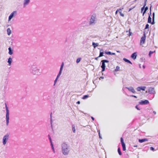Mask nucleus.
<instances>
[{
  "instance_id": "nucleus-1",
  "label": "nucleus",
  "mask_w": 158,
  "mask_h": 158,
  "mask_svg": "<svg viewBox=\"0 0 158 158\" xmlns=\"http://www.w3.org/2000/svg\"><path fill=\"white\" fill-rule=\"evenodd\" d=\"M30 72L31 73L37 76L40 75L42 73V70L36 67L35 65L32 66L30 69Z\"/></svg>"
},
{
  "instance_id": "nucleus-2",
  "label": "nucleus",
  "mask_w": 158,
  "mask_h": 158,
  "mask_svg": "<svg viewBox=\"0 0 158 158\" xmlns=\"http://www.w3.org/2000/svg\"><path fill=\"white\" fill-rule=\"evenodd\" d=\"M61 146L62 153L64 155H68L69 152L68 145L66 143H64L62 144Z\"/></svg>"
},
{
  "instance_id": "nucleus-3",
  "label": "nucleus",
  "mask_w": 158,
  "mask_h": 158,
  "mask_svg": "<svg viewBox=\"0 0 158 158\" xmlns=\"http://www.w3.org/2000/svg\"><path fill=\"white\" fill-rule=\"evenodd\" d=\"M10 133H7L3 137L2 139V143L4 145H5L10 138Z\"/></svg>"
},
{
  "instance_id": "nucleus-4",
  "label": "nucleus",
  "mask_w": 158,
  "mask_h": 158,
  "mask_svg": "<svg viewBox=\"0 0 158 158\" xmlns=\"http://www.w3.org/2000/svg\"><path fill=\"white\" fill-rule=\"evenodd\" d=\"M5 108L6 111V125L7 126L8 125L9 122V111L8 109V108L7 107L6 103H5Z\"/></svg>"
},
{
  "instance_id": "nucleus-5",
  "label": "nucleus",
  "mask_w": 158,
  "mask_h": 158,
  "mask_svg": "<svg viewBox=\"0 0 158 158\" xmlns=\"http://www.w3.org/2000/svg\"><path fill=\"white\" fill-rule=\"evenodd\" d=\"M101 62H102V65L101 66V67L102 69V71L103 72L105 70V69L106 67L105 63H108L109 62V61L108 60H102Z\"/></svg>"
},
{
  "instance_id": "nucleus-6",
  "label": "nucleus",
  "mask_w": 158,
  "mask_h": 158,
  "mask_svg": "<svg viewBox=\"0 0 158 158\" xmlns=\"http://www.w3.org/2000/svg\"><path fill=\"white\" fill-rule=\"evenodd\" d=\"M17 12L16 11H14L11 13L9 16L8 21H10L14 16L17 14Z\"/></svg>"
},
{
  "instance_id": "nucleus-7",
  "label": "nucleus",
  "mask_w": 158,
  "mask_h": 158,
  "mask_svg": "<svg viewBox=\"0 0 158 158\" xmlns=\"http://www.w3.org/2000/svg\"><path fill=\"white\" fill-rule=\"evenodd\" d=\"M146 36L145 33L143 34V36H142L140 40V44L142 45L144 44L145 43V40H146Z\"/></svg>"
},
{
  "instance_id": "nucleus-8",
  "label": "nucleus",
  "mask_w": 158,
  "mask_h": 158,
  "mask_svg": "<svg viewBox=\"0 0 158 158\" xmlns=\"http://www.w3.org/2000/svg\"><path fill=\"white\" fill-rule=\"evenodd\" d=\"M30 0H24L23 2V7H25L29 3Z\"/></svg>"
},
{
  "instance_id": "nucleus-9",
  "label": "nucleus",
  "mask_w": 158,
  "mask_h": 158,
  "mask_svg": "<svg viewBox=\"0 0 158 158\" xmlns=\"http://www.w3.org/2000/svg\"><path fill=\"white\" fill-rule=\"evenodd\" d=\"M64 62H62L61 64V65H60V70H59V72L58 73V74H59V75H61V74L62 73V70H63V67L64 66Z\"/></svg>"
},
{
  "instance_id": "nucleus-10",
  "label": "nucleus",
  "mask_w": 158,
  "mask_h": 158,
  "mask_svg": "<svg viewBox=\"0 0 158 158\" xmlns=\"http://www.w3.org/2000/svg\"><path fill=\"white\" fill-rule=\"evenodd\" d=\"M146 87L145 86L138 87L137 88V90L138 91H140L141 90L144 91Z\"/></svg>"
},
{
  "instance_id": "nucleus-11",
  "label": "nucleus",
  "mask_w": 158,
  "mask_h": 158,
  "mask_svg": "<svg viewBox=\"0 0 158 158\" xmlns=\"http://www.w3.org/2000/svg\"><path fill=\"white\" fill-rule=\"evenodd\" d=\"M149 103V101L148 100H145L144 101H141L140 102V104L141 105L143 104H148Z\"/></svg>"
},
{
  "instance_id": "nucleus-12",
  "label": "nucleus",
  "mask_w": 158,
  "mask_h": 158,
  "mask_svg": "<svg viewBox=\"0 0 158 158\" xmlns=\"http://www.w3.org/2000/svg\"><path fill=\"white\" fill-rule=\"evenodd\" d=\"M137 56V53L136 52H135L132 54L131 56V57L134 60H135L136 59Z\"/></svg>"
},
{
  "instance_id": "nucleus-13",
  "label": "nucleus",
  "mask_w": 158,
  "mask_h": 158,
  "mask_svg": "<svg viewBox=\"0 0 158 158\" xmlns=\"http://www.w3.org/2000/svg\"><path fill=\"white\" fill-rule=\"evenodd\" d=\"M8 50H9V52H8L9 54L10 55H12L13 53V50L11 49V47H10L8 48Z\"/></svg>"
},
{
  "instance_id": "nucleus-14",
  "label": "nucleus",
  "mask_w": 158,
  "mask_h": 158,
  "mask_svg": "<svg viewBox=\"0 0 158 158\" xmlns=\"http://www.w3.org/2000/svg\"><path fill=\"white\" fill-rule=\"evenodd\" d=\"M95 17H94V16H92L90 22V24H91L94 23V21H95Z\"/></svg>"
},
{
  "instance_id": "nucleus-15",
  "label": "nucleus",
  "mask_w": 158,
  "mask_h": 158,
  "mask_svg": "<svg viewBox=\"0 0 158 158\" xmlns=\"http://www.w3.org/2000/svg\"><path fill=\"white\" fill-rule=\"evenodd\" d=\"M12 59L11 57H10L8 58V60L7 62L9 64V65H10L12 62Z\"/></svg>"
},
{
  "instance_id": "nucleus-16",
  "label": "nucleus",
  "mask_w": 158,
  "mask_h": 158,
  "mask_svg": "<svg viewBox=\"0 0 158 158\" xmlns=\"http://www.w3.org/2000/svg\"><path fill=\"white\" fill-rule=\"evenodd\" d=\"M148 139H139V142L140 143H142L143 142L148 141Z\"/></svg>"
},
{
  "instance_id": "nucleus-17",
  "label": "nucleus",
  "mask_w": 158,
  "mask_h": 158,
  "mask_svg": "<svg viewBox=\"0 0 158 158\" xmlns=\"http://www.w3.org/2000/svg\"><path fill=\"white\" fill-rule=\"evenodd\" d=\"M127 89L133 93H135V91L133 87L127 88Z\"/></svg>"
},
{
  "instance_id": "nucleus-18",
  "label": "nucleus",
  "mask_w": 158,
  "mask_h": 158,
  "mask_svg": "<svg viewBox=\"0 0 158 158\" xmlns=\"http://www.w3.org/2000/svg\"><path fill=\"white\" fill-rule=\"evenodd\" d=\"M60 75H59V74H58V75L56 78V79H55V81H54V85L56 84L58 78H59V77H60Z\"/></svg>"
},
{
  "instance_id": "nucleus-19",
  "label": "nucleus",
  "mask_w": 158,
  "mask_h": 158,
  "mask_svg": "<svg viewBox=\"0 0 158 158\" xmlns=\"http://www.w3.org/2000/svg\"><path fill=\"white\" fill-rule=\"evenodd\" d=\"M52 113H51L50 114V124L51 125V127L52 129H53V127H52Z\"/></svg>"
},
{
  "instance_id": "nucleus-20",
  "label": "nucleus",
  "mask_w": 158,
  "mask_h": 158,
  "mask_svg": "<svg viewBox=\"0 0 158 158\" xmlns=\"http://www.w3.org/2000/svg\"><path fill=\"white\" fill-rule=\"evenodd\" d=\"M7 34L8 35H10L11 33V31L10 28H8L7 29Z\"/></svg>"
},
{
  "instance_id": "nucleus-21",
  "label": "nucleus",
  "mask_w": 158,
  "mask_h": 158,
  "mask_svg": "<svg viewBox=\"0 0 158 158\" xmlns=\"http://www.w3.org/2000/svg\"><path fill=\"white\" fill-rule=\"evenodd\" d=\"M120 70V68L119 66H117L115 69H114V71L117 72Z\"/></svg>"
},
{
  "instance_id": "nucleus-22",
  "label": "nucleus",
  "mask_w": 158,
  "mask_h": 158,
  "mask_svg": "<svg viewBox=\"0 0 158 158\" xmlns=\"http://www.w3.org/2000/svg\"><path fill=\"white\" fill-rule=\"evenodd\" d=\"M123 60H124L126 62H127V63H130V64H132V63H131V62L130 60H127V59H126V58H123Z\"/></svg>"
},
{
  "instance_id": "nucleus-23",
  "label": "nucleus",
  "mask_w": 158,
  "mask_h": 158,
  "mask_svg": "<svg viewBox=\"0 0 158 158\" xmlns=\"http://www.w3.org/2000/svg\"><path fill=\"white\" fill-rule=\"evenodd\" d=\"M92 45L94 46V47L95 48L96 47L98 46V43H95L94 42H93Z\"/></svg>"
},
{
  "instance_id": "nucleus-24",
  "label": "nucleus",
  "mask_w": 158,
  "mask_h": 158,
  "mask_svg": "<svg viewBox=\"0 0 158 158\" xmlns=\"http://www.w3.org/2000/svg\"><path fill=\"white\" fill-rule=\"evenodd\" d=\"M101 51H102V49H101V50H100L99 55L98 56V57H100L102 56H103V52H101Z\"/></svg>"
},
{
  "instance_id": "nucleus-25",
  "label": "nucleus",
  "mask_w": 158,
  "mask_h": 158,
  "mask_svg": "<svg viewBox=\"0 0 158 158\" xmlns=\"http://www.w3.org/2000/svg\"><path fill=\"white\" fill-rule=\"evenodd\" d=\"M148 23H151L152 24V22L151 21V18L150 16V15H149L148 17Z\"/></svg>"
},
{
  "instance_id": "nucleus-26",
  "label": "nucleus",
  "mask_w": 158,
  "mask_h": 158,
  "mask_svg": "<svg viewBox=\"0 0 158 158\" xmlns=\"http://www.w3.org/2000/svg\"><path fill=\"white\" fill-rule=\"evenodd\" d=\"M121 10H122L121 9H120L119 10H118V11L119 12L120 15L122 17H123L124 16V15L122 13Z\"/></svg>"
},
{
  "instance_id": "nucleus-27",
  "label": "nucleus",
  "mask_w": 158,
  "mask_h": 158,
  "mask_svg": "<svg viewBox=\"0 0 158 158\" xmlns=\"http://www.w3.org/2000/svg\"><path fill=\"white\" fill-rule=\"evenodd\" d=\"M72 129L73 133H75L76 129L75 126L74 125L72 126Z\"/></svg>"
},
{
  "instance_id": "nucleus-28",
  "label": "nucleus",
  "mask_w": 158,
  "mask_h": 158,
  "mask_svg": "<svg viewBox=\"0 0 158 158\" xmlns=\"http://www.w3.org/2000/svg\"><path fill=\"white\" fill-rule=\"evenodd\" d=\"M127 32H129V34H127L129 36H130L132 35V33L131 32V29H130L128 31H126Z\"/></svg>"
},
{
  "instance_id": "nucleus-29",
  "label": "nucleus",
  "mask_w": 158,
  "mask_h": 158,
  "mask_svg": "<svg viewBox=\"0 0 158 158\" xmlns=\"http://www.w3.org/2000/svg\"><path fill=\"white\" fill-rule=\"evenodd\" d=\"M122 146L123 148V150L124 151H125L126 150V148L125 144L123 143V144H122Z\"/></svg>"
},
{
  "instance_id": "nucleus-30",
  "label": "nucleus",
  "mask_w": 158,
  "mask_h": 158,
  "mask_svg": "<svg viewBox=\"0 0 158 158\" xmlns=\"http://www.w3.org/2000/svg\"><path fill=\"white\" fill-rule=\"evenodd\" d=\"M148 7L147 6L145 7L143 13V16L144 15V14L145 13L146 11L148 10Z\"/></svg>"
},
{
  "instance_id": "nucleus-31",
  "label": "nucleus",
  "mask_w": 158,
  "mask_h": 158,
  "mask_svg": "<svg viewBox=\"0 0 158 158\" xmlns=\"http://www.w3.org/2000/svg\"><path fill=\"white\" fill-rule=\"evenodd\" d=\"M154 15H155V14H154V13L153 14V20H152V24H153L155 23L154 21Z\"/></svg>"
},
{
  "instance_id": "nucleus-32",
  "label": "nucleus",
  "mask_w": 158,
  "mask_h": 158,
  "mask_svg": "<svg viewBox=\"0 0 158 158\" xmlns=\"http://www.w3.org/2000/svg\"><path fill=\"white\" fill-rule=\"evenodd\" d=\"M118 151L119 154L120 155H121L122 154V153L120 151V148H118Z\"/></svg>"
},
{
  "instance_id": "nucleus-33",
  "label": "nucleus",
  "mask_w": 158,
  "mask_h": 158,
  "mask_svg": "<svg viewBox=\"0 0 158 158\" xmlns=\"http://www.w3.org/2000/svg\"><path fill=\"white\" fill-rule=\"evenodd\" d=\"M48 137L49 139V141H50V143H52V139L51 138V136H50V135H48Z\"/></svg>"
},
{
  "instance_id": "nucleus-34",
  "label": "nucleus",
  "mask_w": 158,
  "mask_h": 158,
  "mask_svg": "<svg viewBox=\"0 0 158 158\" xmlns=\"http://www.w3.org/2000/svg\"><path fill=\"white\" fill-rule=\"evenodd\" d=\"M88 97H89L88 95H84L83 96V97L82 98L83 99H85Z\"/></svg>"
},
{
  "instance_id": "nucleus-35",
  "label": "nucleus",
  "mask_w": 158,
  "mask_h": 158,
  "mask_svg": "<svg viewBox=\"0 0 158 158\" xmlns=\"http://www.w3.org/2000/svg\"><path fill=\"white\" fill-rule=\"evenodd\" d=\"M154 52H155V51H154V52H152V51H150V52H149V56H151L152 54V53H153Z\"/></svg>"
},
{
  "instance_id": "nucleus-36",
  "label": "nucleus",
  "mask_w": 158,
  "mask_h": 158,
  "mask_svg": "<svg viewBox=\"0 0 158 158\" xmlns=\"http://www.w3.org/2000/svg\"><path fill=\"white\" fill-rule=\"evenodd\" d=\"M50 145H51V148H52V150L54 149V146H53V143H51Z\"/></svg>"
},
{
  "instance_id": "nucleus-37",
  "label": "nucleus",
  "mask_w": 158,
  "mask_h": 158,
  "mask_svg": "<svg viewBox=\"0 0 158 158\" xmlns=\"http://www.w3.org/2000/svg\"><path fill=\"white\" fill-rule=\"evenodd\" d=\"M105 53L106 54L110 55L111 54V52H106Z\"/></svg>"
},
{
  "instance_id": "nucleus-38",
  "label": "nucleus",
  "mask_w": 158,
  "mask_h": 158,
  "mask_svg": "<svg viewBox=\"0 0 158 158\" xmlns=\"http://www.w3.org/2000/svg\"><path fill=\"white\" fill-rule=\"evenodd\" d=\"M121 141L122 143V144H123V143L125 144L123 142V140L122 138H121Z\"/></svg>"
},
{
  "instance_id": "nucleus-39",
  "label": "nucleus",
  "mask_w": 158,
  "mask_h": 158,
  "mask_svg": "<svg viewBox=\"0 0 158 158\" xmlns=\"http://www.w3.org/2000/svg\"><path fill=\"white\" fill-rule=\"evenodd\" d=\"M149 25L148 24H147L146 25L145 29H148L149 28Z\"/></svg>"
},
{
  "instance_id": "nucleus-40",
  "label": "nucleus",
  "mask_w": 158,
  "mask_h": 158,
  "mask_svg": "<svg viewBox=\"0 0 158 158\" xmlns=\"http://www.w3.org/2000/svg\"><path fill=\"white\" fill-rule=\"evenodd\" d=\"M80 60H81V58H78L77 60V61H76L77 63H78L80 61Z\"/></svg>"
},
{
  "instance_id": "nucleus-41",
  "label": "nucleus",
  "mask_w": 158,
  "mask_h": 158,
  "mask_svg": "<svg viewBox=\"0 0 158 158\" xmlns=\"http://www.w3.org/2000/svg\"><path fill=\"white\" fill-rule=\"evenodd\" d=\"M154 89L152 88H150L149 89V92H150V90H151V91H152Z\"/></svg>"
},
{
  "instance_id": "nucleus-42",
  "label": "nucleus",
  "mask_w": 158,
  "mask_h": 158,
  "mask_svg": "<svg viewBox=\"0 0 158 158\" xmlns=\"http://www.w3.org/2000/svg\"><path fill=\"white\" fill-rule=\"evenodd\" d=\"M150 150H152L153 151H154V149L153 147H151L150 148Z\"/></svg>"
},
{
  "instance_id": "nucleus-43",
  "label": "nucleus",
  "mask_w": 158,
  "mask_h": 158,
  "mask_svg": "<svg viewBox=\"0 0 158 158\" xmlns=\"http://www.w3.org/2000/svg\"><path fill=\"white\" fill-rule=\"evenodd\" d=\"M144 7H142L141 9V12H142L143 11V10L144 9Z\"/></svg>"
},
{
  "instance_id": "nucleus-44",
  "label": "nucleus",
  "mask_w": 158,
  "mask_h": 158,
  "mask_svg": "<svg viewBox=\"0 0 158 158\" xmlns=\"http://www.w3.org/2000/svg\"><path fill=\"white\" fill-rule=\"evenodd\" d=\"M131 96L132 97H134V98H137V97L136 96H135V95H132Z\"/></svg>"
},
{
  "instance_id": "nucleus-45",
  "label": "nucleus",
  "mask_w": 158,
  "mask_h": 158,
  "mask_svg": "<svg viewBox=\"0 0 158 158\" xmlns=\"http://www.w3.org/2000/svg\"><path fill=\"white\" fill-rule=\"evenodd\" d=\"M147 1L146 0L145 3H144V5L143 6V7H144L145 8V6H146V2Z\"/></svg>"
},
{
  "instance_id": "nucleus-46",
  "label": "nucleus",
  "mask_w": 158,
  "mask_h": 158,
  "mask_svg": "<svg viewBox=\"0 0 158 158\" xmlns=\"http://www.w3.org/2000/svg\"><path fill=\"white\" fill-rule=\"evenodd\" d=\"M115 54L114 53H112V52H111V55H114Z\"/></svg>"
},
{
  "instance_id": "nucleus-47",
  "label": "nucleus",
  "mask_w": 158,
  "mask_h": 158,
  "mask_svg": "<svg viewBox=\"0 0 158 158\" xmlns=\"http://www.w3.org/2000/svg\"><path fill=\"white\" fill-rule=\"evenodd\" d=\"M52 151L54 153H55V150L54 149H52Z\"/></svg>"
},
{
  "instance_id": "nucleus-48",
  "label": "nucleus",
  "mask_w": 158,
  "mask_h": 158,
  "mask_svg": "<svg viewBox=\"0 0 158 158\" xmlns=\"http://www.w3.org/2000/svg\"><path fill=\"white\" fill-rule=\"evenodd\" d=\"M99 57H96V58H95V60H98V58Z\"/></svg>"
},
{
  "instance_id": "nucleus-49",
  "label": "nucleus",
  "mask_w": 158,
  "mask_h": 158,
  "mask_svg": "<svg viewBox=\"0 0 158 158\" xmlns=\"http://www.w3.org/2000/svg\"><path fill=\"white\" fill-rule=\"evenodd\" d=\"M153 113L154 114H156V112L155 111H153Z\"/></svg>"
},
{
  "instance_id": "nucleus-50",
  "label": "nucleus",
  "mask_w": 158,
  "mask_h": 158,
  "mask_svg": "<svg viewBox=\"0 0 158 158\" xmlns=\"http://www.w3.org/2000/svg\"><path fill=\"white\" fill-rule=\"evenodd\" d=\"M91 118L93 121L94 120V117H91Z\"/></svg>"
},
{
  "instance_id": "nucleus-51",
  "label": "nucleus",
  "mask_w": 158,
  "mask_h": 158,
  "mask_svg": "<svg viewBox=\"0 0 158 158\" xmlns=\"http://www.w3.org/2000/svg\"><path fill=\"white\" fill-rule=\"evenodd\" d=\"M77 103L78 104H79L80 103V102L79 101H78L77 102Z\"/></svg>"
},
{
  "instance_id": "nucleus-52",
  "label": "nucleus",
  "mask_w": 158,
  "mask_h": 158,
  "mask_svg": "<svg viewBox=\"0 0 158 158\" xmlns=\"http://www.w3.org/2000/svg\"><path fill=\"white\" fill-rule=\"evenodd\" d=\"M118 10H117L115 12V14H117V12H118Z\"/></svg>"
},
{
  "instance_id": "nucleus-53",
  "label": "nucleus",
  "mask_w": 158,
  "mask_h": 158,
  "mask_svg": "<svg viewBox=\"0 0 158 158\" xmlns=\"http://www.w3.org/2000/svg\"><path fill=\"white\" fill-rule=\"evenodd\" d=\"M136 108L137 110H139V109L138 108V107H137V106H136Z\"/></svg>"
},
{
  "instance_id": "nucleus-54",
  "label": "nucleus",
  "mask_w": 158,
  "mask_h": 158,
  "mask_svg": "<svg viewBox=\"0 0 158 158\" xmlns=\"http://www.w3.org/2000/svg\"><path fill=\"white\" fill-rule=\"evenodd\" d=\"M103 78H104L103 77H100V78L103 79Z\"/></svg>"
},
{
  "instance_id": "nucleus-55",
  "label": "nucleus",
  "mask_w": 158,
  "mask_h": 158,
  "mask_svg": "<svg viewBox=\"0 0 158 158\" xmlns=\"http://www.w3.org/2000/svg\"><path fill=\"white\" fill-rule=\"evenodd\" d=\"M134 147H137V145H134Z\"/></svg>"
},
{
  "instance_id": "nucleus-56",
  "label": "nucleus",
  "mask_w": 158,
  "mask_h": 158,
  "mask_svg": "<svg viewBox=\"0 0 158 158\" xmlns=\"http://www.w3.org/2000/svg\"><path fill=\"white\" fill-rule=\"evenodd\" d=\"M132 9V8H131V9H129V11H130V10H131Z\"/></svg>"
},
{
  "instance_id": "nucleus-57",
  "label": "nucleus",
  "mask_w": 158,
  "mask_h": 158,
  "mask_svg": "<svg viewBox=\"0 0 158 158\" xmlns=\"http://www.w3.org/2000/svg\"><path fill=\"white\" fill-rule=\"evenodd\" d=\"M99 136L100 137V132H99Z\"/></svg>"
},
{
  "instance_id": "nucleus-58",
  "label": "nucleus",
  "mask_w": 158,
  "mask_h": 158,
  "mask_svg": "<svg viewBox=\"0 0 158 158\" xmlns=\"http://www.w3.org/2000/svg\"><path fill=\"white\" fill-rule=\"evenodd\" d=\"M143 67L144 68H145V67L144 66H143Z\"/></svg>"
},
{
  "instance_id": "nucleus-59",
  "label": "nucleus",
  "mask_w": 158,
  "mask_h": 158,
  "mask_svg": "<svg viewBox=\"0 0 158 158\" xmlns=\"http://www.w3.org/2000/svg\"><path fill=\"white\" fill-rule=\"evenodd\" d=\"M146 1H147V0H146Z\"/></svg>"
}]
</instances>
